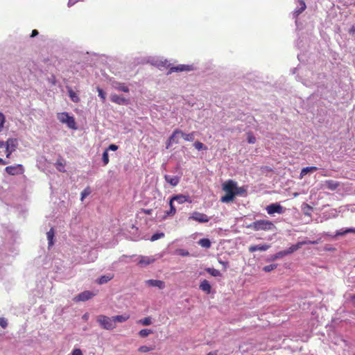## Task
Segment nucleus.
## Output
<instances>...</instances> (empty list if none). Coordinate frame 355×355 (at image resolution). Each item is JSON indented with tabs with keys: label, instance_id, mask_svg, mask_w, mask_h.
Instances as JSON below:
<instances>
[{
	"label": "nucleus",
	"instance_id": "nucleus-7",
	"mask_svg": "<svg viewBox=\"0 0 355 355\" xmlns=\"http://www.w3.org/2000/svg\"><path fill=\"white\" fill-rule=\"evenodd\" d=\"M5 171L10 175H17L24 173V168L21 164H16L6 166Z\"/></svg>",
	"mask_w": 355,
	"mask_h": 355
},
{
	"label": "nucleus",
	"instance_id": "nucleus-38",
	"mask_svg": "<svg viewBox=\"0 0 355 355\" xmlns=\"http://www.w3.org/2000/svg\"><path fill=\"white\" fill-rule=\"evenodd\" d=\"M164 236V233L163 232H161V233H155L154 234L151 238H150V241H155L157 239H159L161 238H163Z\"/></svg>",
	"mask_w": 355,
	"mask_h": 355
},
{
	"label": "nucleus",
	"instance_id": "nucleus-23",
	"mask_svg": "<svg viewBox=\"0 0 355 355\" xmlns=\"http://www.w3.org/2000/svg\"><path fill=\"white\" fill-rule=\"evenodd\" d=\"M299 6L298 8L295 10L294 15L295 16L299 15L300 13H302L306 8V3L304 0H298Z\"/></svg>",
	"mask_w": 355,
	"mask_h": 355
},
{
	"label": "nucleus",
	"instance_id": "nucleus-32",
	"mask_svg": "<svg viewBox=\"0 0 355 355\" xmlns=\"http://www.w3.org/2000/svg\"><path fill=\"white\" fill-rule=\"evenodd\" d=\"M235 197L236 196H242L247 192V189L245 187H237V184L236 183V189H235Z\"/></svg>",
	"mask_w": 355,
	"mask_h": 355
},
{
	"label": "nucleus",
	"instance_id": "nucleus-1",
	"mask_svg": "<svg viewBox=\"0 0 355 355\" xmlns=\"http://www.w3.org/2000/svg\"><path fill=\"white\" fill-rule=\"evenodd\" d=\"M236 182L232 180H228L222 184V189L225 195L220 198V202L229 203L233 202L235 198Z\"/></svg>",
	"mask_w": 355,
	"mask_h": 355
},
{
	"label": "nucleus",
	"instance_id": "nucleus-44",
	"mask_svg": "<svg viewBox=\"0 0 355 355\" xmlns=\"http://www.w3.org/2000/svg\"><path fill=\"white\" fill-rule=\"evenodd\" d=\"M193 146H194V147H195L197 150H200L203 149L204 148H206L205 147L204 144H203L202 142L198 141H196V142L194 143Z\"/></svg>",
	"mask_w": 355,
	"mask_h": 355
},
{
	"label": "nucleus",
	"instance_id": "nucleus-22",
	"mask_svg": "<svg viewBox=\"0 0 355 355\" xmlns=\"http://www.w3.org/2000/svg\"><path fill=\"white\" fill-rule=\"evenodd\" d=\"M170 210L165 213V215L162 217V220L166 219L168 216H173L176 213V209L172 203V200L169 201Z\"/></svg>",
	"mask_w": 355,
	"mask_h": 355
},
{
	"label": "nucleus",
	"instance_id": "nucleus-40",
	"mask_svg": "<svg viewBox=\"0 0 355 355\" xmlns=\"http://www.w3.org/2000/svg\"><path fill=\"white\" fill-rule=\"evenodd\" d=\"M277 267V264H270L263 267V270L265 272H270Z\"/></svg>",
	"mask_w": 355,
	"mask_h": 355
},
{
	"label": "nucleus",
	"instance_id": "nucleus-50",
	"mask_svg": "<svg viewBox=\"0 0 355 355\" xmlns=\"http://www.w3.org/2000/svg\"><path fill=\"white\" fill-rule=\"evenodd\" d=\"M71 355H83V352L80 349H74L72 351Z\"/></svg>",
	"mask_w": 355,
	"mask_h": 355
},
{
	"label": "nucleus",
	"instance_id": "nucleus-46",
	"mask_svg": "<svg viewBox=\"0 0 355 355\" xmlns=\"http://www.w3.org/2000/svg\"><path fill=\"white\" fill-rule=\"evenodd\" d=\"M0 326L3 329L8 326V322L5 318H0Z\"/></svg>",
	"mask_w": 355,
	"mask_h": 355
},
{
	"label": "nucleus",
	"instance_id": "nucleus-33",
	"mask_svg": "<svg viewBox=\"0 0 355 355\" xmlns=\"http://www.w3.org/2000/svg\"><path fill=\"white\" fill-rule=\"evenodd\" d=\"M137 323L144 326H148L152 324V318L149 316L146 317L143 319L138 320Z\"/></svg>",
	"mask_w": 355,
	"mask_h": 355
},
{
	"label": "nucleus",
	"instance_id": "nucleus-45",
	"mask_svg": "<svg viewBox=\"0 0 355 355\" xmlns=\"http://www.w3.org/2000/svg\"><path fill=\"white\" fill-rule=\"evenodd\" d=\"M56 168H57V169H58L59 171H61V172H64V164H63L61 162H60V161H58V162H56Z\"/></svg>",
	"mask_w": 355,
	"mask_h": 355
},
{
	"label": "nucleus",
	"instance_id": "nucleus-15",
	"mask_svg": "<svg viewBox=\"0 0 355 355\" xmlns=\"http://www.w3.org/2000/svg\"><path fill=\"white\" fill-rule=\"evenodd\" d=\"M110 100L119 105H127L128 103V101L126 98L116 94H111Z\"/></svg>",
	"mask_w": 355,
	"mask_h": 355
},
{
	"label": "nucleus",
	"instance_id": "nucleus-35",
	"mask_svg": "<svg viewBox=\"0 0 355 355\" xmlns=\"http://www.w3.org/2000/svg\"><path fill=\"white\" fill-rule=\"evenodd\" d=\"M348 233H354L355 234V229L354 228H348L346 229L344 231L339 230L336 232V236H343Z\"/></svg>",
	"mask_w": 355,
	"mask_h": 355
},
{
	"label": "nucleus",
	"instance_id": "nucleus-26",
	"mask_svg": "<svg viewBox=\"0 0 355 355\" xmlns=\"http://www.w3.org/2000/svg\"><path fill=\"white\" fill-rule=\"evenodd\" d=\"M180 133H182V131L178 130V129H176L173 131L172 135L169 137L168 139V144L167 145V147L171 144V143H178V139H177V135H180Z\"/></svg>",
	"mask_w": 355,
	"mask_h": 355
},
{
	"label": "nucleus",
	"instance_id": "nucleus-36",
	"mask_svg": "<svg viewBox=\"0 0 355 355\" xmlns=\"http://www.w3.org/2000/svg\"><path fill=\"white\" fill-rule=\"evenodd\" d=\"M151 334H153V331L151 329H141L139 332V335L142 338L147 337L148 335Z\"/></svg>",
	"mask_w": 355,
	"mask_h": 355
},
{
	"label": "nucleus",
	"instance_id": "nucleus-42",
	"mask_svg": "<svg viewBox=\"0 0 355 355\" xmlns=\"http://www.w3.org/2000/svg\"><path fill=\"white\" fill-rule=\"evenodd\" d=\"M157 67L159 68H161V67H165V68H168L170 67V64L168 63V62L166 60L164 61H160L158 64H157Z\"/></svg>",
	"mask_w": 355,
	"mask_h": 355
},
{
	"label": "nucleus",
	"instance_id": "nucleus-55",
	"mask_svg": "<svg viewBox=\"0 0 355 355\" xmlns=\"http://www.w3.org/2000/svg\"><path fill=\"white\" fill-rule=\"evenodd\" d=\"M207 355H218L217 351L210 352Z\"/></svg>",
	"mask_w": 355,
	"mask_h": 355
},
{
	"label": "nucleus",
	"instance_id": "nucleus-43",
	"mask_svg": "<svg viewBox=\"0 0 355 355\" xmlns=\"http://www.w3.org/2000/svg\"><path fill=\"white\" fill-rule=\"evenodd\" d=\"M5 123V116L3 113L0 112V132L2 131Z\"/></svg>",
	"mask_w": 355,
	"mask_h": 355
},
{
	"label": "nucleus",
	"instance_id": "nucleus-4",
	"mask_svg": "<svg viewBox=\"0 0 355 355\" xmlns=\"http://www.w3.org/2000/svg\"><path fill=\"white\" fill-rule=\"evenodd\" d=\"M57 118L62 123H65L68 128L72 130H76L77 126L75 119L73 116L69 115L67 112H61L57 114Z\"/></svg>",
	"mask_w": 355,
	"mask_h": 355
},
{
	"label": "nucleus",
	"instance_id": "nucleus-48",
	"mask_svg": "<svg viewBox=\"0 0 355 355\" xmlns=\"http://www.w3.org/2000/svg\"><path fill=\"white\" fill-rule=\"evenodd\" d=\"M248 141L250 144H254L255 141H256V139H255V137L252 135L248 134Z\"/></svg>",
	"mask_w": 355,
	"mask_h": 355
},
{
	"label": "nucleus",
	"instance_id": "nucleus-37",
	"mask_svg": "<svg viewBox=\"0 0 355 355\" xmlns=\"http://www.w3.org/2000/svg\"><path fill=\"white\" fill-rule=\"evenodd\" d=\"M286 252L285 250H283V251H280V252H278L277 253H276L272 258V260H276L277 259H279V258H282L285 256H286Z\"/></svg>",
	"mask_w": 355,
	"mask_h": 355
},
{
	"label": "nucleus",
	"instance_id": "nucleus-16",
	"mask_svg": "<svg viewBox=\"0 0 355 355\" xmlns=\"http://www.w3.org/2000/svg\"><path fill=\"white\" fill-rule=\"evenodd\" d=\"M323 186L331 191H335L340 186V183L333 180H328L324 182Z\"/></svg>",
	"mask_w": 355,
	"mask_h": 355
},
{
	"label": "nucleus",
	"instance_id": "nucleus-41",
	"mask_svg": "<svg viewBox=\"0 0 355 355\" xmlns=\"http://www.w3.org/2000/svg\"><path fill=\"white\" fill-rule=\"evenodd\" d=\"M97 92L98 93V96L101 97V98L102 99L103 102H104L105 101V98H106L105 93L100 87H97Z\"/></svg>",
	"mask_w": 355,
	"mask_h": 355
},
{
	"label": "nucleus",
	"instance_id": "nucleus-53",
	"mask_svg": "<svg viewBox=\"0 0 355 355\" xmlns=\"http://www.w3.org/2000/svg\"><path fill=\"white\" fill-rule=\"evenodd\" d=\"M350 33L355 37V26H353L351 29H350Z\"/></svg>",
	"mask_w": 355,
	"mask_h": 355
},
{
	"label": "nucleus",
	"instance_id": "nucleus-2",
	"mask_svg": "<svg viewBox=\"0 0 355 355\" xmlns=\"http://www.w3.org/2000/svg\"><path fill=\"white\" fill-rule=\"evenodd\" d=\"M248 227L254 231H272L275 229V225L272 221L263 219L252 222Z\"/></svg>",
	"mask_w": 355,
	"mask_h": 355
},
{
	"label": "nucleus",
	"instance_id": "nucleus-52",
	"mask_svg": "<svg viewBox=\"0 0 355 355\" xmlns=\"http://www.w3.org/2000/svg\"><path fill=\"white\" fill-rule=\"evenodd\" d=\"M8 164V162L5 161L3 159L0 157V164L1 165H6Z\"/></svg>",
	"mask_w": 355,
	"mask_h": 355
},
{
	"label": "nucleus",
	"instance_id": "nucleus-51",
	"mask_svg": "<svg viewBox=\"0 0 355 355\" xmlns=\"http://www.w3.org/2000/svg\"><path fill=\"white\" fill-rule=\"evenodd\" d=\"M141 211L146 214V215H150L153 212V209H142Z\"/></svg>",
	"mask_w": 355,
	"mask_h": 355
},
{
	"label": "nucleus",
	"instance_id": "nucleus-19",
	"mask_svg": "<svg viewBox=\"0 0 355 355\" xmlns=\"http://www.w3.org/2000/svg\"><path fill=\"white\" fill-rule=\"evenodd\" d=\"M114 278L113 274H108L101 276L97 280L96 283L101 285L107 283L109 281Z\"/></svg>",
	"mask_w": 355,
	"mask_h": 355
},
{
	"label": "nucleus",
	"instance_id": "nucleus-17",
	"mask_svg": "<svg viewBox=\"0 0 355 355\" xmlns=\"http://www.w3.org/2000/svg\"><path fill=\"white\" fill-rule=\"evenodd\" d=\"M199 288L207 294H209L211 293V286L209 282L206 279H204L200 282Z\"/></svg>",
	"mask_w": 355,
	"mask_h": 355
},
{
	"label": "nucleus",
	"instance_id": "nucleus-3",
	"mask_svg": "<svg viewBox=\"0 0 355 355\" xmlns=\"http://www.w3.org/2000/svg\"><path fill=\"white\" fill-rule=\"evenodd\" d=\"M96 320L104 329L112 330L116 327L113 317L110 318L104 315H99L97 316Z\"/></svg>",
	"mask_w": 355,
	"mask_h": 355
},
{
	"label": "nucleus",
	"instance_id": "nucleus-27",
	"mask_svg": "<svg viewBox=\"0 0 355 355\" xmlns=\"http://www.w3.org/2000/svg\"><path fill=\"white\" fill-rule=\"evenodd\" d=\"M130 318V315L128 314H123L120 315L113 316L114 322H124L127 321Z\"/></svg>",
	"mask_w": 355,
	"mask_h": 355
},
{
	"label": "nucleus",
	"instance_id": "nucleus-54",
	"mask_svg": "<svg viewBox=\"0 0 355 355\" xmlns=\"http://www.w3.org/2000/svg\"><path fill=\"white\" fill-rule=\"evenodd\" d=\"M38 34V31L37 30H33L32 31L31 37H35Z\"/></svg>",
	"mask_w": 355,
	"mask_h": 355
},
{
	"label": "nucleus",
	"instance_id": "nucleus-30",
	"mask_svg": "<svg viewBox=\"0 0 355 355\" xmlns=\"http://www.w3.org/2000/svg\"><path fill=\"white\" fill-rule=\"evenodd\" d=\"M205 270L213 277H220L221 275L220 272L214 268H207Z\"/></svg>",
	"mask_w": 355,
	"mask_h": 355
},
{
	"label": "nucleus",
	"instance_id": "nucleus-28",
	"mask_svg": "<svg viewBox=\"0 0 355 355\" xmlns=\"http://www.w3.org/2000/svg\"><path fill=\"white\" fill-rule=\"evenodd\" d=\"M198 244L206 249H208L211 247V243L209 239L203 238L198 241Z\"/></svg>",
	"mask_w": 355,
	"mask_h": 355
},
{
	"label": "nucleus",
	"instance_id": "nucleus-14",
	"mask_svg": "<svg viewBox=\"0 0 355 355\" xmlns=\"http://www.w3.org/2000/svg\"><path fill=\"white\" fill-rule=\"evenodd\" d=\"M146 284L148 286L157 287L159 289H163L165 287L164 282L157 279H148L146 281Z\"/></svg>",
	"mask_w": 355,
	"mask_h": 355
},
{
	"label": "nucleus",
	"instance_id": "nucleus-20",
	"mask_svg": "<svg viewBox=\"0 0 355 355\" xmlns=\"http://www.w3.org/2000/svg\"><path fill=\"white\" fill-rule=\"evenodd\" d=\"M164 179L168 183L173 187L177 186L180 182V179L178 176H171L166 175L164 176Z\"/></svg>",
	"mask_w": 355,
	"mask_h": 355
},
{
	"label": "nucleus",
	"instance_id": "nucleus-10",
	"mask_svg": "<svg viewBox=\"0 0 355 355\" xmlns=\"http://www.w3.org/2000/svg\"><path fill=\"white\" fill-rule=\"evenodd\" d=\"M193 70L192 65L189 64H179L175 67H170L167 74H171L174 72L190 71Z\"/></svg>",
	"mask_w": 355,
	"mask_h": 355
},
{
	"label": "nucleus",
	"instance_id": "nucleus-21",
	"mask_svg": "<svg viewBox=\"0 0 355 355\" xmlns=\"http://www.w3.org/2000/svg\"><path fill=\"white\" fill-rule=\"evenodd\" d=\"M318 170L316 166H308L303 168L300 172V178L302 179L304 175H306L308 173H313Z\"/></svg>",
	"mask_w": 355,
	"mask_h": 355
},
{
	"label": "nucleus",
	"instance_id": "nucleus-29",
	"mask_svg": "<svg viewBox=\"0 0 355 355\" xmlns=\"http://www.w3.org/2000/svg\"><path fill=\"white\" fill-rule=\"evenodd\" d=\"M55 235L54 229L51 227L50 230L46 233L47 239L49 241V247L53 245V237Z\"/></svg>",
	"mask_w": 355,
	"mask_h": 355
},
{
	"label": "nucleus",
	"instance_id": "nucleus-25",
	"mask_svg": "<svg viewBox=\"0 0 355 355\" xmlns=\"http://www.w3.org/2000/svg\"><path fill=\"white\" fill-rule=\"evenodd\" d=\"M69 96L71 100L74 103H78L80 101V98L78 94L73 91L71 87H67Z\"/></svg>",
	"mask_w": 355,
	"mask_h": 355
},
{
	"label": "nucleus",
	"instance_id": "nucleus-9",
	"mask_svg": "<svg viewBox=\"0 0 355 355\" xmlns=\"http://www.w3.org/2000/svg\"><path fill=\"white\" fill-rule=\"evenodd\" d=\"M316 243L315 241H299L296 244L291 245L290 248H288L287 250H286V254H291L293 253L294 252L297 251L300 248H301L303 245L306 244H315Z\"/></svg>",
	"mask_w": 355,
	"mask_h": 355
},
{
	"label": "nucleus",
	"instance_id": "nucleus-49",
	"mask_svg": "<svg viewBox=\"0 0 355 355\" xmlns=\"http://www.w3.org/2000/svg\"><path fill=\"white\" fill-rule=\"evenodd\" d=\"M90 193V191L88 190V189H85L82 193H81V199L83 200L86 196H87Z\"/></svg>",
	"mask_w": 355,
	"mask_h": 355
},
{
	"label": "nucleus",
	"instance_id": "nucleus-24",
	"mask_svg": "<svg viewBox=\"0 0 355 355\" xmlns=\"http://www.w3.org/2000/svg\"><path fill=\"white\" fill-rule=\"evenodd\" d=\"M170 200H172V203L175 200L180 204H182L188 200V197L184 195H176L173 196Z\"/></svg>",
	"mask_w": 355,
	"mask_h": 355
},
{
	"label": "nucleus",
	"instance_id": "nucleus-34",
	"mask_svg": "<svg viewBox=\"0 0 355 355\" xmlns=\"http://www.w3.org/2000/svg\"><path fill=\"white\" fill-rule=\"evenodd\" d=\"M155 349V346L148 347L146 345L141 346L138 348V352L141 353H146Z\"/></svg>",
	"mask_w": 355,
	"mask_h": 355
},
{
	"label": "nucleus",
	"instance_id": "nucleus-11",
	"mask_svg": "<svg viewBox=\"0 0 355 355\" xmlns=\"http://www.w3.org/2000/svg\"><path fill=\"white\" fill-rule=\"evenodd\" d=\"M94 295H95V294H94L92 292H91L89 291H85L80 293L77 296H76L74 297V300L76 302H80V301L85 302V301H87V300L91 299Z\"/></svg>",
	"mask_w": 355,
	"mask_h": 355
},
{
	"label": "nucleus",
	"instance_id": "nucleus-47",
	"mask_svg": "<svg viewBox=\"0 0 355 355\" xmlns=\"http://www.w3.org/2000/svg\"><path fill=\"white\" fill-rule=\"evenodd\" d=\"M178 254L182 256V257H187L189 256V252L187 250L180 249L178 250Z\"/></svg>",
	"mask_w": 355,
	"mask_h": 355
},
{
	"label": "nucleus",
	"instance_id": "nucleus-12",
	"mask_svg": "<svg viewBox=\"0 0 355 355\" xmlns=\"http://www.w3.org/2000/svg\"><path fill=\"white\" fill-rule=\"evenodd\" d=\"M118 148H119L118 146H116L115 144H110L108 146V148L104 150V152L103 153V155H102V160H103L104 166L107 165L110 162L108 150L115 151V150H118Z\"/></svg>",
	"mask_w": 355,
	"mask_h": 355
},
{
	"label": "nucleus",
	"instance_id": "nucleus-8",
	"mask_svg": "<svg viewBox=\"0 0 355 355\" xmlns=\"http://www.w3.org/2000/svg\"><path fill=\"white\" fill-rule=\"evenodd\" d=\"M266 209L270 215H272L275 213L281 214L285 211V209L278 203L270 204L266 207Z\"/></svg>",
	"mask_w": 355,
	"mask_h": 355
},
{
	"label": "nucleus",
	"instance_id": "nucleus-31",
	"mask_svg": "<svg viewBox=\"0 0 355 355\" xmlns=\"http://www.w3.org/2000/svg\"><path fill=\"white\" fill-rule=\"evenodd\" d=\"M195 132H191V133H189V134H185L182 131V133H180V135L183 137V139L185 140V141H193V139H194V137H195Z\"/></svg>",
	"mask_w": 355,
	"mask_h": 355
},
{
	"label": "nucleus",
	"instance_id": "nucleus-6",
	"mask_svg": "<svg viewBox=\"0 0 355 355\" xmlns=\"http://www.w3.org/2000/svg\"><path fill=\"white\" fill-rule=\"evenodd\" d=\"M189 220H193L200 223H207L209 221L210 218L205 214L200 213L198 211H194L189 217Z\"/></svg>",
	"mask_w": 355,
	"mask_h": 355
},
{
	"label": "nucleus",
	"instance_id": "nucleus-39",
	"mask_svg": "<svg viewBox=\"0 0 355 355\" xmlns=\"http://www.w3.org/2000/svg\"><path fill=\"white\" fill-rule=\"evenodd\" d=\"M116 89L119 91H121L125 93L129 92L128 87L125 86L124 84H119V85L116 87Z\"/></svg>",
	"mask_w": 355,
	"mask_h": 355
},
{
	"label": "nucleus",
	"instance_id": "nucleus-13",
	"mask_svg": "<svg viewBox=\"0 0 355 355\" xmlns=\"http://www.w3.org/2000/svg\"><path fill=\"white\" fill-rule=\"evenodd\" d=\"M155 259L153 257L140 256L138 265L141 267H146L153 263Z\"/></svg>",
	"mask_w": 355,
	"mask_h": 355
},
{
	"label": "nucleus",
	"instance_id": "nucleus-5",
	"mask_svg": "<svg viewBox=\"0 0 355 355\" xmlns=\"http://www.w3.org/2000/svg\"><path fill=\"white\" fill-rule=\"evenodd\" d=\"M17 146V140L10 138L5 142L6 157L9 158L11 154L16 150Z\"/></svg>",
	"mask_w": 355,
	"mask_h": 355
},
{
	"label": "nucleus",
	"instance_id": "nucleus-56",
	"mask_svg": "<svg viewBox=\"0 0 355 355\" xmlns=\"http://www.w3.org/2000/svg\"><path fill=\"white\" fill-rule=\"evenodd\" d=\"M5 146V143L3 141L0 140V148H3Z\"/></svg>",
	"mask_w": 355,
	"mask_h": 355
},
{
	"label": "nucleus",
	"instance_id": "nucleus-18",
	"mask_svg": "<svg viewBox=\"0 0 355 355\" xmlns=\"http://www.w3.org/2000/svg\"><path fill=\"white\" fill-rule=\"evenodd\" d=\"M270 245L267 244L263 245H251L249 248V251L250 252H254L255 251L259 250V251H266L268 249H269Z\"/></svg>",
	"mask_w": 355,
	"mask_h": 355
}]
</instances>
